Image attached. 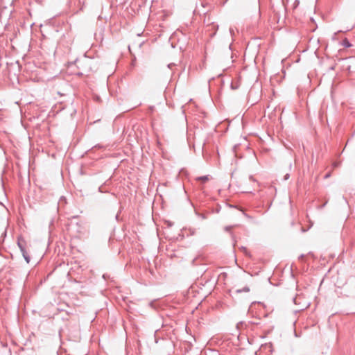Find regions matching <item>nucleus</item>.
<instances>
[{
	"instance_id": "obj_1",
	"label": "nucleus",
	"mask_w": 355,
	"mask_h": 355,
	"mask_svg": "<svg viewBox=\"0 0 355 355\" xmlns=\"http://www.w3.org/2000/svg\"><path fill=\"white\" fill-rule=\"evenodd\" d=\"M89 62V61L88 60H87L86 58H84L83 60H78V59L76 60V63H77L78 64V68H80V65H81V66L88 65Z\"/></svg>"
},
{
	"instance_id": "obj_11",
	"label": "nucleus",
	"mask_w": 355,
	"mask_h": 355,
	"mask_svg": "<svg viewBox=\"0 0 355 355\" xmlns=\"http://www.w3.org/2000/svg\"><path fill=\"white\" fill-rule=\"evenodd\" d=\"M290 177V175L288 173H286L284 177V180H287Z\"/></svg>"
},
{
	"instance_id": "obj_26",
	"label": "nucleus",
	"mask_w": 355,
	"mask_h": 355,
	"mask_svg": "<svg viewBox=\"0 0 355 355\" xmlns=\"http://www.w3.org/2000/svg\"><path fill=\"white\" fill-rule=\"evenodd\" d=\"M230 33L232 34V28H230Z\"/></svg>"
},
{
	"instance_id": "obj_19",
	"label": "nucleus",
	"mask_w": 355,
	"mask_h": 355,
	"mask_svg": "<svg viewBox=\"0 0 355 355\" xmlns=\"http://www.w3.org/2000/svg\"><path fill=\"white\" fill-rule=\"evenodd\" d=\"M245 216L247 217L248 218H251L252 217L246 214H244Z\"/></svg>"
},
{
	"instance_id": "obj_13",
	"label": "nucleus",
	"mask_w": 355,
	"mask_h": 355,
	"mask_svg": "<svg viewBox=\"0 0 355 355\" xmlns=\"http://www.w3.org/2000/svg\"><path fill=\"white\" fill-rule=\"evenodd\" d=\"M78 216H71V218H70V220H73V219H76ZM71 224L72 225L73 224V221H71Z\"/></svg>"
},
{
	"instance_id": "obj_10",
	"label": "nucleus",
	"mask_w": 355,
	"mask_h": 355,
	"mask_svg": "<svg viewBox=\"0 0 355 355\" xmlns=\"http://www.w3.org/2000/svg\"><path fill=\"white\" fill-rule=\"evenodd\" d=\"M241 250L245 254H248V250L245 247H243V246H241Z\"/></svg>"
},
{
	"instance_id": "obj_17",
	"label": "nucleus",
	"mask_w": 355,
	"mask_h": 355,
	"mask_svg": "<svg viewBox=\"0 0 355 355\" xmlns=\"http://www.w3.org/2000/svg\"><path fill=\"white\" fill-rule=\"evenodd\" d=\"M338 165H339V164H338V163H337V162H334V163L333 164V166H334V168L338 167Z\"/></svg>"
},
{
	"instance_id": "obj_16",
	"label": "nucleus",
	"mask_w": 355,
	"mask_h": 355,
	"mask_svg": "<svg viewBox=\"0 0 355 355\" xmlns=\"http://www.w3.org/2000/svg\"><path fill=\"white\" fill-rule=\"evenodd\" d=\"M304 255L302 254L299 256L298 259L299 260H302L304 259Z\"/></svg>"
},
{
	"instance_id": "obj_5",
	"label": "nucleus",
	"mask_w": 355,
	"mask_h": 355,
	"mask_svg": "<svg viewBox=\"0 0 355 355\" xmlns=\"http://www.w3.org/2000/svg\"><path fill=\"white\" fill-rule=\"evenodd\" d=\"M249 291H250V288H249L248 286H244V287H243V288H241V289H237V290L236 291V292L237 293H243V292L248 293V292H249Z\"/></svg>"
},
{
	"instance_id": "obj_21",
	"label": "nucleus",
	"mask_w": 355,
	"mask_h": 355,
	"mask_svg": "<svg viewBox=\"0 0 355 355\" xmlns=\"http://www.w3.org/2000/svg\"><path fill=\"white\" fill-rule=\"evenodd\" d=\"M205 143L204 142V143H203V144H202V152L204 151V147H205Z\"/></svg>"
},
{
	"instance_id": "obj_14",
	"label": "nucleus",
	"mask_w": 355,
	"mask_h": 355,
	"mask_svg": "<svg viewBox=\"0 0 355 355\" xmlns=\"http://www.w3.org/2000/svg\"><path fill=\"white\" fill-rule=\"evenodd\" d=\"M231 228H232V226H226L225 227V230L227 232H229V231H230Z\"/></svg>"
},
{
	"instance_id": "obj_22",
	"label": "nucleus",
	"mask_w": 355,
	"mask_h": 355,
	"mask_svg": "<svg viewBox=\"0 0 355 355\" xmlns=\"http://www.w3.org/2000/svg\"><path fill=\"white\" fill-rule=\"evenodd\" d=\"M172 65H173V64H168V67L171 68Z\"/></svg>"
},
{
	"instance_id": "obj_9",
	"label": "nucleus",
	"mask_w": 355,
	"mask_h": 355,
	"mask_svg": "<svg viewBox=\"0 0 355 355\" xmlns=\"http://www.w3.org/2000/svg\"><path fill=\"white\" fill-rule=\"evenodd\" d=\"M230 234H231L232 239L233 241V245H234V246H235L236 243V238H235V236H234V235L233 234L232 232H231Z\"/></svg>"
},
{
	"instance_id": "obj_23",
	"label": "nucleus",
	"mask_w": 355,
	"mask_h": 355,
	"mask_svg": "<svg viewBox=\"0 0 355 355\" xmlns=\"http://www.w3.org/2000/svg\"><path fill=\"white\" fill-rule=\"evenodd\" d=\"M301 231H302V232H306V230H305L303 227H302V228H301Z\"/></svg>"
},
{
	"instance_id": "obj_20",
	"label": "nucleus",
	"mask_w": 355,
	"mask_h": 355,
	"mask_svg": "<svg viewBox=\"0 0 355 355\" xmlns=\"http://www.w3.org/2000/svg\"><path fill=\"white\" fill-rule=\"evenodd\" d=\"M149 306H151V307H153V302H150L149 303Z\"/></svg>"
},
{
	"instance_id": "obj_15",
	"label": "nucleus",
	"mask_w": 355,
	"mask_h": 355,
	"mask_svg": "<svg viewBox=\"0 0 355 355\" xmlns=\"http://www.w3.org/2000/svg\"><path fill=\"white\" fill-rule=\"evenodd\" d=\"M76 225L78 226V228L77 229V231L80 232H81L80 225L78 223H76Z\"/></svg>"
},
{
	"instance_id": "obj_4",
	"label": "nucleus",
	"mask_w": 355,
	"mask_h": 355,
	"mask_svg": "<svg viewBox=\"0 0 355 355\" xmlns=\"http://www.w3.org/2000/svg\"><path fill=\"white\" fill-rule=\"evenodd\" d=\"M342 44H343V46H344L346 48L352 46V44L349 42V41L347 38H345L343 40Z\"/></svg>"
},
{
	"instance_id": "obj_8",
	"label": "nucleus",
	"mask_w": 355,
	"mask_h": 355,
	"mask_svg": "<svg viewBox=\"0 0 355 355\" xmlns=\"http://www.w3.org/2000/svg\"><path fill=\"white\" fill-rule=\"evenodd\" d=\"M196 214L198 216L200 217L202 219H206V218H207V217H206L205 214H200V213H198V212H197V211H196Z\"/></svg>"
},
{
	"instance_id": "obj_24",
	"label": "nucleus",
	"mask_w": 355,
	"mask_h": 355,
	"mask_svg": "<svg viewBox=\"0 0 355 355\" xmlns=\"http://www.w3.org/2000/svg\"><path fill=\"white\" fill-rule=\"evenodd\" d=\"M65 200V198H64V197H61V198H60V200Z\"/></svg>"
},
{
	"instance_id": "obj_6",
	"label": "nucleus",
	"mask_w": 355,
	"mask_h": 355,
	"mask_svg": "<svg viewBox=\"0 0 355 355\" xmlns=\"http://www.w3.org/2000/svg\"><path fill=\"white\" fill-rule=\"evenodd\" d=\"M197 180L205 182L209 180V176L208 175L200 176V177L197 178Z\"/></svg>"
},
{
	"instance_id": "obj_18",
	"label": "nucleus",
	"mask_w": 355,
	"mask_h": 355,
	"mask_svg": "<svg viewBox=\"0 0 355 355\" xmlns=\"http://www.w3.org/2000/svg\"><path fill=\"white\" fill-rule=\"evenodd\" d=\"M77 74L78 76H83L84 74V72H78Z\"/></svg>"
},
{
	"instance_id": "obj_3",
	"label": "nucleus",
	"mask_w": 355,
	"mask_h": 355,
	"mask_svg": "<svg viewBox=\"0 0 355 355\" xmlns=\"http://www.w3.org/2000/svg\"><path fill=\"white\" fill-rule=\"evenodd\" d=\"M21 252L25 261L28 263L31 261V257L28 255V252H26V249L24 250V251H22Z\"/></svg>"
},
{
	"instance_id": "obj_7",
	"label": "nucleus",
	"mask_w": 355,
	"mask_h": 355,
	"mask_svg": "<svg viewBox=\"0 0 355 355\" xmlns=\"http://www.w3.org/2000/svg\"><path fill=\"white\" fill-rule=\"evenodd\" d=\"M207 355H220L218 351L215 349H209Z\"/></svg>"
},
{
	"instance_id": "obj_25",
	"label": "nucleus",
	"mask_w": 355,
	"mask_h": 355,
	"mask_svg": "<svg viewBox=\"0 0 355 355\" xmlns=\"http://www.w3.org/2000/svg\"><path fill=\"white\" fill-rule=\"evenodd\" d=\"M191 234H195V231L194 230L191 231Z\"/></svg>"
},
{
	"instance_id": "obj_2",
	"label": "nucleus",
	"mask_w": 355,
	"mask_h": 355,
	"mask_svg": "<svg viewBox=\"0 0 355 355\" xmlns=\"http://www.w3.org/2000/svg\"><path fill=\"white\" fill-rule=\"evenodd\" d=\"M17 245L19 248L21 252L24 251V250L26 249L25 241L24 240L18 239Z\"/></svg>"
},
{
	"instance_id": "obj_12",
	"label": "nucleus",
	"mask_w": 355,
	"mask_h": 355,
	"mask_svg": "<svg viewBox=\"0 0 355 355\" xmlns=\"http://www.w3.org/2000/svg\"><path fill=\"white\" fill-rule=\"evenodd\" d=\"M330 176H331V173H330V172H329V173H327L324 175V179H327V178H329Z\"/></svg>"
}]
</instances>
